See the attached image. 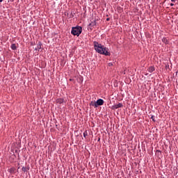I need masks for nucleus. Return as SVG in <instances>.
<instances>
[{
  "instance_id": "f257e3e1",
  "label": "nucleus",
  "mask_w": 178,
  "mask_h": 178,
  "mask_svg": "<svg viewBox=\"0 0 178 178\" xmlns=\"http://www.w3.org/2000/svg\"><path fill=\"white\" fill-rule=\"evenodd\" d=\"M93 45L95 51L98 52V54L106 55V56H109V55H111V53L108 51V48L105 47V46H103L97 42H94Z\"/></svg>"
},
{
  "instance_id": "f03ea898",
  "label": "nucleus",
  "mask_w": 178,
  "mask_h": 178,
  "mask_svg": "<svg viewBox=\"0 0 178 178\" xmlns=\"http://www.w3.org/2000/svg\"><path fill=\"white\" fill-rule=\"evenodd\" d=\"M83 31V28L81 26H75L72 28L71 34L72 35H76V37H79Z\"/></svg>"
},
{
  "instance_id": "7ed1b4c3",
  "label": "nucleus",
  "mask_w": 178,
  "mask_h": 178,
  "mask_svg": "<svg viewBox=\"0 0 178 178\" xmlns=\"http://www.w3.org/2000/svg\"><path fill=\"white\" fill-rule=\"evenodd\" d=\"M90 105L91 106H94L95 108H97V106H101V105H104V99H99L97 102H91Z\"/></svg>"
},
{
  "instance_id": "20e7f679",
  "label": "nucleus",
  "mask_w": 178,
  "mask_h": 178,
  "mask_svg": "<svg viewBox=\"0 0 178 178\" xmlns=\"http://www.w3.org/2000/svg\"><path fill=\"white\" fill-rule=\"evenodd\" d=\"M118 108H123V104L118 103V104H115L112 106V109H113V111H115V109H118Z\"/></svg>"
},
{
  "instance_id": "39448f33",
  "label": "nucleus",
  "mask_w": 178,
  "mask_h": 178,
  "mask_svg": "<svg viewBox=\"0 0 178 178\" xmlns=\"http://www.w3.org/2000/svg\"><path fill=\"white\" fill-rule=\"evenodd\" d=\"M22 170L26 173V172H29V170H30V167H22Z\"/></svg>"
},
{
  "instance_id": "423d86ee",
  "label": "nucleus",
  "mask_w": 178,
  "mask_h": 178,
  "mask_svg": "<svg viewBox=\"0 0 178 178\" xmlns=\"http://www.w3.org/2000/svg\"><path fill=\"white\" fill-rule=\"evenodd\" d=\"M147 70H148V72H149V73H152V72H155V67H149Z\"/></svg>"
},
{
  "instance_id": "0eeeda50",
  "label": "nucleus",
  "mask_w": 178,
  "mask_h": 178,
  "mask_svg": "<svg viewBox=\"0 0 178 178\" xmlns=\"http://www.w3.org/2000/svg\"><path fill=\"white\" fill-rule=\"evenodd\" d=\"M10 48L11 49H13V51H16V49H17V47H16V44H12Z\"/></svg>"
},
{
  "instance_id": "6e6552de",
  "label": "nucleus",
  "mask_w": 178,
  "mask_h": 178,
  "mask_svg": "<svg viewBox=\"0 0 178 178\" xmlns=\"http://www.w3.org/2000/svg\"><path fill=\"white\" fill-rule=\"evenodd\" d=\"M56 104H63V99H62V98L57 99Z\"/></svg>"
},
{
  "instance_id": "1a4fd4ad",
  "label": "nucleus",
  "mask_w": 178,
  "mask_h": 178,
  "mask_svg": "<svg viewBox=\"0 0 178 178\" xmlns=\"http://www.w3.org/2000/svg\"><path fill=\"white\" fill-rule=\"evenodd\" d=\"M40 49H41V43L38 44L37 47L35 48V51H40Z\"/></svg>"
},
{
  "instance_id": "9d476101",
  "label": "nucleus",
  "mask_w": 178,
  "mask_h": 178,
  "mask_svg": "<svg viewBox=\"0 0 178 178\" xmlns=\"http://www.w3.org/2000/svg\"><path fill=\"white\" fill-rule=\"evenodd\" d=\"M162 41H163V42H164V44H168V38H163L162 39Z\"/></svg>"
},
{
  "instance_id": "9b49d317",
  "label": "nucleus",
  "mask_w": 178,
  "mask_h": 178,
  "mask_svg": "<svg viewBox=\"0 0 178 178\" xmlns=\"http://www.w3.org/2000/svg\"><path fill=\"white\" fill-rule=\"evenodd\" d=\"M87 136H88V133L87 132V131H85L83 132V137L86 138V137H87Z\"/></svg>"
},
{
  "instance_id": "f8f14e48",
  "label": "nucleus",
  "mask_w": 178,
  "mask_h": 178,
  "mask_svg": "<svg viewBox=\"0 0 178 178\" xmlns=\"http://www.w3.org/2000/svg\"><path fill=\"white\" fill-rule=\"evenodd\" d=\"M150 118L153 120V122H155V118H154V115H152Z\"/></svg>"
},
{
  "instance_id": "ddd939ff",
  "label": "nucleus",
  "mask_w": 178,
  "mask_h": 178,
  "mask_svg": "<svg viewBox=\"0 0 178 178\" xmlns=\"http://www.w3.org/2000/svg\"><path fill=\"white\" fill-rule=\"evenodd\" d=\"M175 6V4L173 3H170V6Z\"/></svg>"
},
{
  "instance_id": "4468645a",
  "label": "nucleus",
  "mask_w": 178,
  "mask_h": 178,
  "mask_svg": "<svg viewBox=\"0 0 178 178\" xmlns=\"http://www.w3.org/2000/svg\"><path fill=\"white\" fill-rule=\"evenodd\" d=\"M112 63H108V66H112Z\"/></svg>"
},
{
  "instance_id": "2eb2a0df",
  "label": "nucleus",
  "mask_w": 178,
  "mask_h": 178,
  "mask_svg": "<svg viewBox=\"0 0 178 178\" xmlns=\"http://www.w3.org/2000/svg\"><path fill=\"white\" fill-rule=\"evenodd\" d=\"M171 2H176V0H171Z\"/></svg>"
},
{
  "instance_id": "dca6fc26",
  "label": "nucleus",
  "mask_w": 178,
  "mask_h": 178,
  "mask_svg": "<svg viewBox=\"0 0 178 178\" xmlns=\"http://www.w3.org/2000/svg\"><path fill=\"white\" fill-rule=\"evenodd\" d=\"M0 2H3V0H0Z\"/></svg>"
},
{
  "instance_id": "f3484780",
  "label": "nucleus",
  "mask_w": 178,
  "mask_h": 178,
  "mask_svg": "<svg viewBox=\"0 0 178 178\" xmlns=\"http://www.w3.org/2000/svg\"><path fill=\"white\" fill-rule=\"evenodd\" d=\"M106 20H107V22L109 21V18H107Z\"/></svg>"
}]
</instances>
